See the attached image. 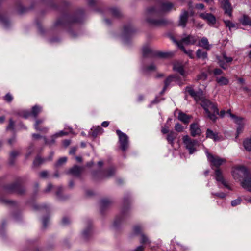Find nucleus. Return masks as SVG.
<instances>
[{
  "mask_svg": "<svg viewBox=\"0 0 251 251\" xmlns=\"http://www.w3.org/2000/svg\"><path fill=\"white\" fill-rule=\"evenodd\" d=\"M173 3L169 2H161L155 6H151L147 8L145 17L146 21L150 25L153 26H161L167 23L164 18H158L164 12L171 11L173 8Z\"/></svg>",
  "mask_w": 251,
  "mask_h": 251,
  "instance_id": "nucleus-1",
  "label": "nucleus"
},
{
  "mask_svg": "<svg viewBox=\"0 0 251 251\" xmlns=\"http://www.w3.org/2000/svg\"><path fill=\"white\" fill-rule=\"evenodd\" d=\"M235 179L241 181L242 186L247 190L251 191V175L244 166L236 168L232 172Z\"/></svg>",
  "mask_w": 251,
  "mask_h": 251,
  "instance_id": "nucleus-2",
  "label": "nucleus"
},
{
  "mask_svg": "<svg viewBox=\"0 0 251 251\" xmlns=\"http://www.w3.org/2000/svg\"><path fill=\"white\" fill-rule=\"evenodd\" d=\"M199 100L201 101L200 104L204 109L208 118L212 121H215L217 118L216 116L219 114L217 106L209 100L203 98L202 96Z\"/></svg>",
  "mask_w": 251,
  "mask_h": 251,
  "instance_id": "nucleus-3",
  "label": "nucleus"
},
{
  "mask_svg": "<svg viewBox=\"0 0 251 251\" xmlns=\"http://www.w3.org/2000/svg\"><path fill=\"white\" fill-rule=\"evenodd\" d=\"M199 100L201 101L200 104L204 109L208 118L212 121H215L217 118L216 116L219 114L217 106L209 100L203 98L202 96Z\"/></svg>",
  "mask_w": 251,
  "mask_h": 251,
  "instance_id": "nucleus-4",
  "label": "nucleus"
},
{
  "mask_svg": "<svg viewBox=\"0 0 251 251\" xmlns=\"http://www.w3.org/2000/svg\"><path fill=\"white\" fill-rule=\"evenodd\" d=\"M199 100L201 101L200 104L204 109L208 118L212 121H215L217 118L216 116L219 114L217 106L209 100L203 98L202 96Z\"/></svg>",
  "mask_w": 251,
  "mask_h": 251,
  "instance_id": "nucleus-5",
  "label": "nucleus"
},
{
  "mask_svg": "<svg viewBox=\"0 0 251 251\" xmlns=\"http://www.w3.org/2000/svg\"><path fill=\"white\" fill-rule=\"evenodd\" d=\"M174 53L173 52H153L152 50L148 46L144 47L143 48V55L144 57H152L156 56L160 58H168L173 56Z\"/></svg>",
  "mask_w": 251,
  "mask_h": 251,
  "instance_id": "nucleus-6",
  "label": "nucleus"
},
{
  "mask_svg": "<svg viewBox=\"0 0 251 251\" xmlns=\"http://www.w3.org/2000/svg\"><path fill=\"white\" fill-rule=\"evenodd\" d=\"M183 142L189 154H193L197 151V147L199 146L198 140L191 138L188 135L183 137Z\"/></svg>",
  "mask_w": 251,
  "mask_h": 251,
  "instance_id": "nucleus-7",
  "label": "nucleus"
},
{
  "mask_svg": "<svg viewBox=\"0 0 251 251\" xmlns=\"http://www.w3.org/2000/svg\"><path fill=\"white\" fill-rule=\"evenodd\" d=\"M205 153L208 160L210 162L212 167L214 166L218 169L222 164L226 163V160L225 158H221L218 156H214L208 152L207 149L205 150Z\"/></svg>",
  "mask_w": 251,
  "mask_h": 251,
  "instance_id": "nucleus-8",
  "label": "nucleus"
},
{
  "mask_svg": "<svg viewBox=\"0 0 251 251\" xmlns=\"http://www.w3.org/2000/svg\"><path fill=\"white\" fill-rule=\"evenodd\" d=\"M116 132L118 136L120 148L122 151H125L128 147V137L119 129L116 130Z\"/></svg>",
  "mask_w": 251,
  "mask_h": 251,
  "instance_id": "nucleus-9",
  "label": "nucleus"
},
{
  "mask_svg": "<svg viewBox=\"0 0 251 251\" xmlns=\"http://www.w3.org/2000/svg\"><path fill=\"white\" fill-rule=\"evenodd\" d=\"M79 22L80 20L77 18V16H75V17H74L70 16H64L56 21L54 23V26L57 27L60 25H64L67 23H76Z\"/></svg>",
  "mask_w": 251,
  "mask_h": 251,
  "instance_id": "nucleus-10",
  "label": "nucleus"
},
{
  "mask_svg": "<svg viewBox=\"0 0 251 251\" xmlns=\"http://www.w3.org/2000/svg\"><path fill=\"white\" fill-rule=\"evenodd\" d=\"M216 59L220 67L224 70H226L228 68L225 61L226 63H230L233 61V58L227 56L226 53H223L222 56H217Z\"/></svg>",
  "mask_w": 251,
  "mask_h": 251,
  "instance_id": "nucleus-11",
  "label": "nucleus"
},
{
  "mask_svg": "<svg viewBox=\"0 0 251 251\" xmlns=\"http://www.w3.org/2000/svg\"><path fill=\"white\" fill-rule=\"evenodd\" d=\"M5 190L8 193L15 192L20 194H22L25 192V189L18 183H14L7 186L5 187Z\"/></svg>",
  "mask_w": 251,
  "mask_h": 251,
  "instance_id": "nucleus-12",
  "label": "nucleus"
},
{
  "mask_svg": "<svg viewBox=\"0 0 251 251\" xmlns=\"http://www.w3.org/2000/svg\"><path fill=\"white\" fill-rule=\"evenodd\" d=\"M142 229L143 228L141 226L136 225L133 228V232L136 235L141 234V243L143 244L150 243L148 237L142 233Z\"/></svg>",
  "mask_w": 251,
  "mask_h": 251,
  "instance_id": "nucleus-13",
  "label": "nucleus"
},
{
  "mask_svg": "<svg viewBox=\"0 0 251 251\" xmlns=\"http://www.w3.org/2000/svg\"><path fill=\"white\" fill-rule=\"evenodd\" d=\"M189 17V13L186 10H184L182 12L179 16L178 20V25L184 28L186 26L187 23L188 22Z\"/></svg>",
  "mask_w": 251,
  "mask_h": 251,
  "instance_id": "nucleus-14",
  "label": "nucleus"
},
{
  "mask_svg": "<svg viewBox=\"0 0 251 251\" xmlns=\"http://www.w3.org/2000/svg\"><path fill=\"white\" fill-rule=\"evenodd\" d=\"M185 90L193 98H194L197 101H198L199 100H201L202 96V91L195 92L192 86L186 87Z\"/></svg>",
  "mask_w": 251,
  "mask_h": 251,
  "instance_id": "nucleus-15",
  "label": "nucleus"
},
{
  "mask_svg": "<svg viewBox=\"0 0 251 251\" xmlns=\"http://www.w3.org/2000/svg\"><path fill=\"white\" fill-rule=\"evenodd\" d=\"M199 17L206 21L209 25H214L216 23L215 16L211 13H201L199 14Z\"/></svg>",
  "mask_w": 251,
  "mask_h": 251,
  "instance_id": "nucleus-16",
  "label": "nucleus"
},
{
  "mask_svg": "<svg viewBox=\"0 0 251 251\" xmlns=\"http://www.w3.org/2000/svg\"><path fill=\"white\" fill-rule=\"evenodd\" d=\"M190 131L192 137H196L201 135V130L198 123H192L190 125Z\"/></svg>",
  "mask_w": 251,
  "mask_h": 251,
  "instance_id": "nucleus-17",
  "label": "nucleus"
},
{
  "mask_svg": "<svg viewBox=\"0 0 251 251\" xmlns=\"http://www.w3.org/2000/svg\"><path fill=\"white\" fill-rule=\"evenodd\" d=\"M215 179L217 181L221 182L225 187L228 189H231L227 182L224 179L221 171L219 169H216L215 171Z\"/></svg>",
  "mask_w": 251,
  "mask_h": 251,
  "instance_id": "nucleus-18",
  "label": "nucleus"
},
{
  "mask_svg": "<svg viewBox=\"0 0 251 251\" xmlns=\"http://www.w3.org/2000/svg\"><path fill=\"white\" fill-rule=\"evenodd\" d=\"M198 40V37L197 36L189 35L186 36V37L183 38L181 41H177L178 42H181L182 45L183 43H184L186 45H194Z\"/></svg>",
  "mask_w": 251,
  "mask_h": 251,
  "instance_id": "nucleus-19",
  "label": "nucleus"
},
{
  "mask_svg": "<svg viewBox=\"0 0 251 251\" xmlns=\"http://www.w3.org/2000/svg\"><path fill=\"white\" fill-rule=\"evenodd\" d=\"M83 169V168L81 167L75 165L68 171L67 173L75 176L79 177Z\"/></svg>",
  "mask_w": 251,
  "mask_h": 251,
  "instance_id": "nucleus-20",
  "label": "nucleus"
},
{
  "mask_svg": "<svg viewBox=\"0 0 251 251\" xmlns=\"http://www.w3.org/2000/svg\"><path fill=\"white\" fill-rule=\"evenodd\" d=\"M222 3L223 9L225 13L227 14L229 16H231L232 14V9L231 5L228 0H219Z\"/></svg>",
  "mask_w": 251,
  "mask_h": 251,
  "instance_id": "nucleus-21",
  "label": "nucleus"
},
{
  "mask_svg": "<svg viewBox=\"0 0 251 251\" xmlns=\"http://www.w3.org/2000/svg\"><path fill=\"white\" fill-rule=\"evenodd\" d=\"M198 46L204 48L207 50H210V48L212 47V45L209 43L208 39L204 37H202L201 39V40L199 42V44H198Z\"/></svg>",
  "mask_w": 251,
  "mask_h": 251,
  "instance_id": "nucleus-22",
  "label": "nucleus"
},
{
  "mask_svg": "<svg viewBox=\"0 0 251 251\" xmlns=\"http://www.w3.org/2000/svg\"><path fill=\"white\" fill-rule=\"evenodd\" d=\"M54 155L53 152H51L50 157L48 159H43L38 156L33 161V166L37 167L43 163L46 160H51Z\"/></svg>",
  "mask_w": 251,
  "mask_h": 251,
  "instance_id": "nucleus-23",
  "label": "nucleus"
},
{
  "mask_svg": "<svg viewBox=\"0 0 251 251\" xmlns=\"http://www.w3.org/2000/svg\"><path fill=\"white\" fill-rule=\"evenodd\" d=\"M178 47L183 51L185 53L187 54L189 57L191 59H193L195 57L193 53V51L191 50H187L184 48V46L182 45L181 42H176V40H174Z\"/></svg>",
  "mask_w": 251,
  "mask_h": 251,
  "instance_id": "nucleus-24",
  "label": "nucleus"
},
{
  "mask_svg": "<svg viewBox=\"0 0 251 251\" xmlns=\"http://www.w3.org/2000/svg\"><path fill=\"white\" fill-rule=\"evenodd\" d=\"M115 168L113 167H110L104 171V173L101 176V178H104L110 177L115 175Z\"/></svg>",
  "mask_w": 251,
  "mask_h": 251,
  "instance_id": "nucleus-25",
  "label": "nucleus"
},
{
  "mask_svg": "<svg viewBox=\"0 0 251 251\" xmlns=\"http://www.w3.org/2000/svg\"><path fill=\"white\" fill-rule=\"evenodd\" d=\"M206 137L207 138L213 139L214 141H219L220 140V138L218 136V133L214 132L210 129L206 130Z\"/></svg>",
  "mask_w": 251,
  "mask_h": 251,
  "instance_id": "nucleus-26",
  "label": "nucleus"
},
{
  "mask_svg": "<svg viewBox=\"0 0 251 251\" xmlns=\"http://www.w3.org/2000/svg\"><path fill=\"white\" fill-rule=\"evenodd\" d=\"M173 70L180 74L183 76H185V71L183 65L178 62H176L173 65Z\"/></svg>",
  "mask_w": 251,
  "mask_h": 251,
  "instance_id": "nucleus-27",
  "label": "nucleus"
},
{
  "mask_svg": "<svg viewBox=\"0 0 251 251\" xmlns=\"http://www.w3.org/2000/svg\"><path fill=\"white\" fill-rule=\"evenodd\" d=\"M177 79V78L176 75H170L169 77H168L164 81V86L161 93H163L165 91L168 86H169L170 84L171 83V82H172V81L174 79L176 80Z\"/></svg>",
  "mask_w": 251,
  "mask_h": 251,
  "instance_id": "nucleus-28",
  "label": "nucleus"
},
{
  "mask_svg": "<svg viewBox=\"0 0 251 251\" xmlns=\"http://www.w3.org/2000/svg\"><path fill=\"white\" fill-rule=\"evenodd\" d=\"M133 32V28L131 25H125L124 27V38L126 36L130 35ZM124 42L126 43V39H124Z\"/></svg>",
  "mask_w": 251,
  "mask_h": 251,
  "instance_id": "nucleus-29",
  "label": "nucleus"
},
{
  "mask_svg": "<svg viewBox=\"0 0 251 251\" xmlns=\"http://www.w3.org/2000/svg\"><path fill=\"white\" fill-rule=\"evenodd\" d=\"M102 128L100 126H98L96 128L91 129V132L90 133V135L94 138H96L98 135L102 134Z\"/></svg>",
  "mask_w": 251,
  "mask_h": 251,
  "instance_id": "nucleus-30",
  "label": "nucleus"
},
{
  "mask_svg": "<svg viewBox=\"0 0 251 251\" xmlns=\"http://www.w3.org/2000/svg\"><path fill=\"white\" fill-rule=\"evenodd\" d=\"M191 117V116L183 112H179L178 116V119L185 124L189 122Z\"/></svg>",
  "mask_w": 251,
  "mask_h": 251,
  "instance_id": "nucleus-31",
  "label": "nucleus"
},
{
  "mask_svg": "<svg viewBox=\"0 0 251 251\" xmlns=\"http://www.w3.org/2000/svg\"><path fill=\"white\" fill-rule=\"evenodd\" d=\"M43 120H36L35 124L34 125V127L35 129L37 131H40L44 132H47L48 130V128L47 127H43L41 128L39 125L43 122Z\"/></svg>",
  "mask_w": 251,
  "mask_h": 251,
  "instance_id": "nucleus-32",
  "label": "nucleus"
},
{
  "mask_svg": "<svg viewBox=\"0 0 251 251\" xmlns=\"http://www.w3.org/2000/svg\"><path fill=\"white\" fill-rule=\"evenodd\" d=\"M226 114L231 117V118L233 120V121L235 123L239 125L241 124L243 119L241 117L236 116L234 114H232L230 110H227V111L226 112Z\"/></svg>",
  "mask_w": 251,
  "mask_h": 251,
  "instance_id": "nucleus-33",
  "label": "nucleus"
},
{
  "mask_svg": "<svg viewBox=\"0 0 251 251\" xmlns=\"http://www.w3.org/2000/svg\"><path fill=\"white\" fill-rule=\"evenodd\" d=\"M196 56L198 58L204 60L207 58V53L202 49H199L196 51Z\"/></svg>",
  "mask_w": 251,
  "mask_h": 251,
  "instance_id": "nucleus-34",
  "label": "nucleus"
},
{
  "mask_svg": "<svg viewBox=\"0 0 251 251\" xmlns=\"http://www.w3.org/2000/svg\"><path fill=\"white\" fill-rule=\"evenodd\" d=\"M177 134L174 131H171L167 135L166 139L169 144L173 145L174 144V140Z\"/></svg>",
  "mask_w": 251,
  "mask_h": 251,
  "instance_id": "nucleus-35",
  "label": "nucleus"
},
{
  "mask_svg": "<svg viewBox=\"0 0 251 251\" xmlns=\"http://www.w3.org/2000/svg\"><path fill=\"white\" fill-rule=\"evenodd\" d=\"M41 111V107L38 105H35L32 108L31 114L34 117L36 118Z\"/></svg>",
  "mask_w": 251,
  "mask_h": 251,
  "instance_id": "nucleus-36",
  "label": "nucleus"
},
{
  "mask_svg": "<svg viewBox=\"0 0 251 251\" xmlns=\"http://www.w3.org/2000/svg\"><path fill=\"white\" fill-rule=\"evenodd\" d=\"M240 21L244 25H251V19L246 15L243 16Z\"/></svg>",
  "mask_w": 251,
  "mask_h": 251,
  "instance_id": "nucleus-37",
  "label": "nucleus"
},
{
  "mask_svg": "<svg viewBox=\"0 0 251 251\" xmlns=\"http://www.w3.org/2000/svg\"><path fill=\"white\" fill-rule=\"evenodd\" d=\"M216 81L221 85H227L229 83L228 79L223 76L217 77Z\"/></svg>",
  "mask_w": 251,
  "mask_h": 251,
  "instance_id": "nucleus-38",
  "label": "nucleus"
},
{
  "mask_svg": "<svg viewBox=\"0 0 251 251\" xmlns=\"http://www.w3.org/2000/svg\"><path fill=\"white\" fill-rule=\"evenodd\" d=\"M243 145L246 150L248 151H251V138L245 140Z\"/></svg>",
  "mask_w": 251,
  "mask_h": 251,
  "instance_id": "nucleus-39",
  "label": "nucleus"
},
{
  "mask_svg": "<svg viewBox=\"0 0 251 251\" xmlns=\"http://www.w3.org/2000/svg\"><path fill=\"white\" fill-rule=\"evenodd\" d=\"M57 138V136H55V134L50 137V139L48 140L46 137H43L44 141L46 144L52 145L55 143V139Z\"/></svg>",
  "mask_w": 251,
  "mask_h": 251,
  "instance_id": "nucleus-40",
  "label": "nucleus"
},
{
  "mask_svg": "<svg viewBox=\"0 0 251 251\" xmlns=\"http://www.w3.org/2000/svg\"><path fill=\"white\" fill-rule=\"evenodd\" d=\"M0 20L2 25L5 28L9 27L10 22L9 20L5 17H4L0 15Z\"/></svg>",
  "mask_w": 251,
  "mask_h": 251,
  "instance_id": "nucleus-41",
  "label": "nucleus"
},
{
  "mask_svg": "<svg viewBox=\"0 0 251 251\" xmlns=\"http://www.w3.org/2000/svg\"><path fill=\"white\" fill-rule=\"evenodd\" d=\"M111 203V201L108 199H103L100 201L101 209H103L108 207Z\"/></svg>",
  "mask_w": 251,
  "mask_h": 251,
  "instance_id": "nucleus-42",
  "label": "nucleus"
},
{
  "mask_svg": "<svg viewBox=\"0 0 251 251\" xmlns=\"http://www.w3.org/2000/svg\"><path fill=\"white\" fill-rule=\"evenodd\" d=\"M112 15L115 17H120L121 13L119 9L116 8H112L110 9Z\"/></svg>",
  "mask_w": 251,
  "mask_h": 251,
  "instance_id": "nucleus-43",
  "label": "nucleus"
},
{
  "mask_svg": "<svg viewBox=\"0 0 251 251\" xmlns=\"http://www.w3.org/2000/svg\"><path fill=\"white\" fill-rule=\"evenodd\" d=\"M67 160L66 157H62L58 159L55 164L56 167H59L64 164Z\"/></svg>",
  "mask_w": 251,
  "mask_h": 251,
  "instance_id": "nucleus-44",
  "label": "nucleus"
},
{
  "mask_svg": "<svg viewBox=\"0 0 251 251\" xmlns=\"http://www.w3.org/2000/svg\"><path fill=\"white\" fill-rule=\"evenodd\" d=\"M224 23L226 27H228L229 30H231L232 28L236 27V25L229 20L224 21Z\"/></svg>",
  "mask_w": 251,
  "mask_h": 251,
  "instance_id": "nucleus-45",
  "label": "nucleus"
},
{
  "mask_svg": "<svg viewBox=\"0 0 251 251\" xmlns=\"http://www.w3.org/2000/svg\"><path fill=\"white\" fill-rule=\"evenodd\" d=\"M91 228L90 227H89L83 231L82 233L83 238L85 239H87L88 236L91 234Z\"/></svg>",
  "mask_w": 251,
  "mask_h": 251,
  "instance_id": "nucleus-46",
  "label": "nucleus"
},
{
  "mask_svg": "<svg viewBox=\"0 0 251 251\" xmlns=\"http://www.w3.org/2000/svg\"><path fill=\"white\" fill-rule=\"evenodd\" d=\"M123 220V218L121 217H117L113 222V226L117 227L120 223Z\"/></svg>",
  "mask_w": 251,
  "mask_h": 251,
  "instance_id": "nucleus-47",
  "label": "nucleus"
},
{
  "mask_svg": "<svg viewBox=\"0 0 251 251\" xmlns=\"http://www.w3.org/2000/svg\"><path fill=\"white\" fill-rule=\"evenodd\" d=\"M211 195L213 197H218L221 199H224L226 197V194L223 192L220 193H211Z\"/></svg>",
  "mask_w": 251,
  "mask_h": 251,
  "instance_id": "nucleus-48",
  "label": "nucleus"
},
{
  "mask_svg": "<svg viewBox=\"0 0 251 251\" xmlns=\"http://www.w3.org/2000/svg\"><path fill=\"white\" fill-rule=\"evenodd\" d=\"M207 77V74L204 72L201 73L197 76V80H205Z\"/></svg>",
  "mask_w": 251,
  "mask_h": 251,
  "instance_id": "nucleus-49",
  "label": "nucleus"
},
{
  "mask_svg": "<svg viewBox=\"0 0 251 251\" xmlns=\"http://www.w3.org/2000/svg\"><path fill=\"white\" fill-rule=\"evenodd\" d=\"M14 126V122L12 120V119L9 120V123L8 126L6 127V130H13Z\"/></svg>",
  "mask_w": 251,
  "mask_h": 251,
  "instance_id": "nucleus-50",
  "label": "nucleus"
},
{
  "mask_svg": "<svg viewBox=\"0 0 251 251\" xmlns=\"http://www.w3.org/2000/svg\"><path fill=\"white\" fill-rule=\"evenodd\" d=\"M175 129L178 132H182L183 130V127L182 125L179 123H177L175 125Z\"/></svg>",
  "mask_w": 251,
  "mask_h": 251,
  "instance_id": "nucleus-51",
  "label": "nucleus"
},
{
  "mask_svg": "<svg viewBox=\"0 0 251 251\" xmlns=\"http://www.w3.org/2000/svg\"><path fill=\"white\" fill-rule=\"evenodd\" d=\"M4 99L7 102H10L13 100V97L11 94L7 93L4 97Z\"/></svg>",
  "mask_w": 251,
  "mask_h": 251,
  "instance_id": "nucleus-52",
  "label": "nucleus"
},
{
  "mask_svg": "<svg viewBox=\"0 0 251 251\" xmlns=\"http://www.w3.org/2000/svg\"><path fill=\"white\" fill-rule=\"evenodd\" d=\"M241 200L240 199H237L231 201V205L232 206H235L240 204Z\"/></svg>",
  "mask_w": 251,
  "mask_h": 251,
  "instance_id": "nucleus-53",
  "label": "nucleus"
},
{
  "mask_svg": "<svg viewBox=\"0 0 251 251\" xmlns=\"http://www.w3.org/2000/svg\"><path fill=\"white\" fill-rule=\"evenodd\" d=\"M155 66L153 64H151V65H150L149 66H148V67H147L145 69V71L150 72V71H154V70H155Z\"/></svg>",
  "mask_w": 251,
  "mask_h": 251,
  "instance_id": "nucleus-54",
  "label": "nucleus"
},
{
  "mask_svg": "<svg viewBox=\"0 0 251 251\" xmlns=\"http://www.w3.org/2000/svg\"><path fill=\"white\" fill-rule=\"evenodd\" d=\"M68 134V132H65L64 131H60L55 133V136L58 137H61L64 135H66Z\"/></svg>",
  "mask_w": 251,
  "mask_h": 251,
  "instance_id": "nucleus-55",
  "label": "nucleus"
},
{
  "mask_svg": "<svg viewBox=\"0 0 251 251\" xmlns=\"http://www.w3.org/2000/svg\"><path fill=\"white\" fill-rule=\"evenodd\" d=\"M70 222L69 219L67 217H64L62 220V224L63 225H67Z\"/></svg>",
  "mask_w": 251,
  "mask_h": 251,
  "instance_id": "nucleus-56",
  "label": "nucleus"
},
{
  "mask_svg": "<svg viewBox=\"0 0 251 251\" xmlns=\"http://www.w3.org/2000/svg\"><path fill=\"white\" fill-rule=\"evenodd\" d=\"M222 73L223 71H222V70L219 68L215 69L213 71V74L215 75H220L222 74Z\"/></svg>",
  "mask_w": 251,
  "mask_h": 251,
  "instance_id": "nucleus-57",
  "label": "nucleus"
},
{
  "mask_svg": "<svg viewBox=\"0 0 251 251\" xmlns=\"http://www.w3.org/2000/svg\"><path fill=\"white\" fill-rule=\"evenodd\" d=\"M18 155V152L17 151H13L10 153V157L11 159H14Z\"/></svg>",
  "mask_w": 251,
  "mask_h": 251,
  "instance_id": "nucleus-58",
  "label": "nucleus"
},
{
  "mask_svg": "<svg viewBox=\"0 0 251 251\" xmlns=\"http://www.w3.org/2000/svg\"><path fill=\"white\" fill-rule=\"evenodd\" d=\"M48 175V173L46 171H44L40 173V176L42 178H46Z\"/></svg>",
  "mask_w": 251,
  "mask_h": 251,
  "instance_id": "nucleus-59",
  "label": "nucleus"
},
{
  "mask_svg": "<svg viewBox=\"0 0 251 251\" xmlns=\"http://www.w3.org/2000/svg\"><path fill=\"white\" fill-rule=\"evenodd\" d=\"M49 217H44L43 219V226L46 227L47 226V224L49 222Z\"/></svg>",
  "mask_w": 251,
  "mask_h": 251,
  "instance_id": "nucleus-60",
  "label": "nucleus"
},
{
  "mask_svg": "<svg viewBox=\"0 0 251 251\" xmlns=\"http://www.w3.org/2000/svg\"><path fill=\"white\" fill-rule=\"evenodd\" d=\"M30 115H31V113L28 111H23L22 116L25 118H27Z\"/></svg>",
  "mask_w": 251,
  "mask_h": 251,
  "instance_id": "nucleus-61",
  "label": "nucleus"
},
{
  "mask_svg": "<svg viewBox=\"0 0 251 251\" xmlns=\"http://www.w3.org/2000/svg\"><path fill=\"white\" fill-rule=\"evenodd\" d=\"M204 6L203 4H201V3H200V4H197L196 5H195V8L198 9H200V10H202L204 8Z\"/></svg>",
  "mask_w": 251,
  "mask_h": 251,
  "instance_id": "nucleus-62",
  "label": "nucleus"
},
{
  "mask_svg": "<svg viewBox=\"0 0 251 251\" xmlns=\"http://www.w3.org/2000/svg\"><path fill=\"white\" fill-rule=\"evenodd\" d=\"M70 140H65L63 141V144L64 147H67L70 144Z\"/></svg>",
  "mask_w": 251,
  "mask_h": 251,
  "instance_id": "nucleus-63",
  "label": "nucleus"
},
{
  "mask_svg": "<svg viewBox=\"0 0 251 251\" xmlns=\"http://www.w3.org/2000/svg\"><path fill=\"white\" fill-rule=\"evenodd\" d=\"M144 248L142 246H138L134 251H144Z\"/></svg>",
  "mask_w": 251,
  "mask_h": 251,
  "instance_id": "nucleus-64",
  "label": "nucleus"
}]
</instances>
